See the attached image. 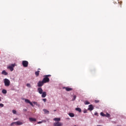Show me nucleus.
<instances>
[{"instance_id":"f257e3e1","label":"nucleus","mask_w":126,"mask_h":126,"mask_svg":"<svg viewBox=\"0 0 126 126\" xmlns=\"http://www.w3.org/2000/svg\"><path fill=\"white\" fill-rule=\"evenodd\" d=\"M52 75H46L44 76V78L42 80V81L44 83H47V82H50V78L49 77H51Z\"/></svg>"},{"instance_id":"f03ea898","label":"nucleus","mask_w":126,"mask_h":126,"mask_svg":"<svg viewBox=\"0 0 126 126\" xmlns=\"http://www.w3.org/2000/svg\"><path fill=\"white\" fill-rule=\"evenodd\" d=\"M3 81L5 86H6V87H8V86L10 85V81H9V80H8V79H4Z\"/></svg>"},{"instance_id":"7ed1b4c3","label":"nucleus","mask_w":126,"mask_h":126,"mask_svg":"<svg viewBox=\"0 0 126 126\" xmlns=\"http://www.w3.org/2000/svg\"><path fill=\"white\" fill-rule=\"evenodd\" d=\"M63 126V124L60 122H55L53 124V126Z\"/></svg>"},{"instance_id":"20e7f679","label":"nucleus","mask_w":126,"mask_h":126,"mask_svg":"<svg viewBox=\"0 0 126 126\" xmlns=\"http://www.w3.org/2000/svg\"><path fill=\"white\" fill-rule=\"evenodd\" d=\"M29 63H28V61H22V65L24 66V67H27V66H28Z\"/></svg>"},{"instance_id":"39448f33","label":"nucleus","mask_w":126,"mask_h":126,"mask_svg":"<svg viewBox=\"0 0 126 126\" xmlns=\"http://www.w3.org/2000/svg\"><path fill=\"white\" fill-rule=\"evenodd\" d=\"M15 66V64H12L11 65L7 67V68H9L10 69V71H13V67Z\"/></svg>"},{"instance_id":"423d86ee","label":"nucleus","mask_w":126,"mask_h":126,"mask_svg":"<svg viewBox=\"0 0 126 126\" xmlns=\"http://www.w3.org/2000/svg\"><path fill=\"white\" fill-rule=\"evenodd\" d=\"M44 83H45L43 81H39L37 83V86L38 87H42L43 85H44Z\"/></svg>"},{"instance_id":"0eeeda50","label":"nucleus","mask_w":126,"mask_h":126,"mask_svg":"<svg viewBox=\"0 0 126 126\" xmlns=\"http://www.w3.org/2000/svg\"><path fill=\"white\" fill-rule=\"evenodd\" d=\"M63 89H65L66 91L67 92L72 91V90H73L72 88L69 87H63Z\"/></svg>"},{"instance_id":"6e6552de","label":"nucleus","mask_w":126,"mask_h":126,"mask_svg":"<svg viewBox=\"0 0 126 126\" xmlns=\"http://www.w3.org/2000/svg\"><path fill=\"white\" fill-rule=\"evenodd\" d=\"M37 91L39 94H42L43 93V89L42 88H38L37 89Z\"/></svg>"},{"instance_id":"1a4fd4ad","label":"nucleus","mask_w":126,"mask_h":126,"mask_svg":"<svg viewBox=\"0 0 126 126\" xmlns=\"http://www.w3.org/2000/svg\"><path fill=\"white\" fill-rule=\"evenodd\" d=\"M89 108L88 110L89 111H92L93 110H94V107H93V105L92 104H91L89 106Z\"/></svg>"},{"instance_id":"9d476101","label":"nucleus","mask_w":126,"mask_h":126,"mask_svg":"<svg viewBox=\"0 0 126 126\" xmlns=\"http://www.w3.org/2000/svg\"><path fill=\"white\" fill-rule=\"evenodd\" d=\"M41 94H42L41 97L42 98H45V97L47 96V93L46 92H43Z\"/></svg>"},{"instance_id":"9b49d317","label":"nucleus","mask_w":126,"mask_h":126,"mask_svg":"<svg viewBox=\"0 0 126 126\" xmlns=\"http://www.w3.org/2000/svg\"><path fill=\"white\" fill-rule=\"evenodd\" d=\"M15 124L17 125V126H21L22 125H23V123L20 121H17L15 122Z\"/></svg>"},{"instance_id":"f8f14e48","label":"nucleus","mask_w":126,"mask_h":126,"mask_svg":"<svg viewBox=\"0 0 126 126\" xmlns=\"http://www.w3.org/2000/svg\"><path fill=\"white\" fill-rule=\"evenodd\" d=\"M1 74H3V75H7L8 74V73L6 72V71L4 70L2 71Z\"/></svg>"},{"instance_id":"ddd939ff","label":"nucleus","mask_w":126,"mask_h":126,"mask_svg":"<svg viewBox=\"0 0 126 126\" xmlns=\"http://www.w3.org/2000/svg\"><path fill=\"white\" fill-rule=\"evenodd\" d=\"M29 120L31 122H36V119L33 118H30Z\"/></svg>"},{"instance_id":"4468645a","label":"nucleus","mask_w":126,"mask_h":126,"mask_svg":"<svg viewBox=\"0 0 126 126\" xmlns=\"http://www.w3.org/2000/svg\"><path fill=\"white\" fill-rule=\"evenodd\" d=\"M43 111L44 112V114H48L50 113V112L49 111H48V110H47V109H43Z\"/></svg>"},{"instance_id":"2eb2a0df","label":"nucleus","mask_w":126,"mask_h":126,"mask_svg":"<svg viewBox=\"0 0 126 126\" xmlns=\"http://www.w3.org/2000/svg\"><path fill=\"white\" fill-rule=\"evenodd\" d=\"M76 111H77L78 112H79V113H81V109L80 108H75Z\"/></svg>"},{"instance_id":"dca6fc26","label":"nucleus","mask_w":126,"mask_h":126,"mask_svg":"<svg viewBox=\"0 0 126 126\" xmlns=\"http://www.w3.org/2000/svg\"><path fill=\"white\" fill-rule=\"evenodd\" d=\"M54 121H55V122H60L61 118H55L54 119Z\"/></svg>"},{"instance_id":"f3484780","label":"nucleus","mask_w":126,"mask_h":126,"mask_svg":"<svg viewBox=\"0 0 126 126\" xmlns=\"http://www.w3.org/2000/svg\"><path fill=\"white\" fill-rule=\"evenodd\" d=\"M39 73H40V71H37L35 72V74L36 76H39Z\"/></svg>"},{"instance_id":"a211bd4d","label":"nucleus","mask_w":126,"mask_h":126,"mask_svg":"<svg viewBox=\"0 0 126 126\" xmlns=\"http://www.w3.org/2000/svg\"><path fill=\"white\" fill-rule=\"evenodd\" d=\"M69 116H70L71 118H73V117H74V114L70 113L69 114Z\"/></svg>"},{"instance_id":"6ab92c4d","label":"nucleus","mask_w":126,"mask_h":126,"mask_svg":"<svg viewBox=\"0 0 126 126\" xmlns=\"http://www.w3.org/2000/svg\"><path fill=\"white\" fill-rule=\"evenodd\" d=\"M7 93L6 90H2V93H3V94H6Z\"/></svg>"},{"instance_id":"aec40b11","label":"nucleus","mask_w":126,"mask_h":126,"mask_svg":"<svg viewBox=\"0 0 126 126\" xmlns=\"http://www.w3.org/2000/svg\"><path fill=\"white\" fill-rule=\"evenodd\" d=\"M26 103H28V104H30L31 101L29 100V99H25Z\"/></svg>"},{"instance_id":"412c9836","label":"nucleus","mask_w":126,"mask_h":126,"mask_svg":"<svg viewBox=\"0 0 126 126\" xmlns=\"http://www.w3.org/2000/svg\"><path fill=\"white\" fill-rule=\"evenodd\" d=\"M85 105H89L90 104V102H89L88 101H86L84 102Z\"/></svg>"},{"instance_id":"4be33fe9","label":"nucleus","mask_w":126,"mask_h":126,"mask_svg":"<svg viewBox=\"0 0 126 126\" xmlns=\"http://www.w3.org/2000/svg\"><path fill=\"white\" fill-rule=\"evenodd\" d=\"M100 116H102V117H105L106 116V114H104V113L103 112H101Z\"/></svg>"},{"instance_id":"5701e85b","label":"nucleus","mask_w":126,"mask_h":126,"mask_svg":"<svg viewBox=\"0 0 126 126\" xmlns=\"http://www.w3.org/2000/svg\"><path fill=\"white\" fill-rule=\"evenodd\" d=\"M105 117H106L107 118H110V114L106 113V114H105Z\"/></svg>"},{"instance_id":"b1692460","label":"nucleus","mask_w":126,"mask_h":126,"mask_svg":"<svg viewBox=\"0 0 126 126\" xmlns=\"http://www.w3.org/2000/svg\"><path fill=\"white\" fill-rule=\"evenodd\" d=\"M75 99H76V95H73V98L72 99V101H75Z\"/></svg>"},{"instance_id":"393cba45","label":"nucleus","mask_w":126,"mask_h":126,"mask_svg":"<svg viewBox=\"0 0 126 126\" xmlns=\"http://www.w3.org/2000/svg\"><path fill=\"white\" fill-rule=\"evenodd\" d=\"M27 87H29V88H31V85L30 84L28 83L27 84Z\"/></svg>"},{"instance_id":"a878e982","label":"nucleus","mask_w":126,"mask_h":126,"mask_svg":"<svg viewBox=\"0 0 126 126\" xmlns=\"http://www.w3.org/2000/svg\"><path fill=\"white\" fill-rule=\"evenodd\" d=\"M12 113L14 114H16V110H12Z\"/></svg>"},{"instance_id":"bb28decb","label":"nucleus","mask_w":126,"mask_h":126,"mask_svg":"<svg viewBox=\"0 0 126 126\" xmlns=\"http://www.w3.org/2000/svg\"><path fill=\"white\" fill-rule=\"evenodd\" d=\"M118 7H119L120 8H121V7H122V4H121V3L118 4Z\"/></svg>"},{"instance_id":"cd10ccee","label":"nucleus","mask_w":126,"mask_h":126,"mask_svg":"<svg viewBox=\"0 0 126 126\" xmlns=\"http://www.w3.org/2000/svg\"><path fill=\"white\" fill-rule=\"evenodd\" d=\"M3 106H4V105H3V104L0 103V107H1V108H2L3 107Z\"/></svg>"},{"instance_id":"c85d7f7f","label":"nucleus","mask_w":126,"mask_h":126,"mask_svg":"<svg viewBox=\"0 0 126 126\" xmlns=\"http://www.w3.org/2000/svg\"><path fill=\"white\" fill-rule=\"evenodd\" d=\"M94 102H95V103H99V102H100V100H95Z\"/></svg>"},{"instance_id":"c756f323","label":"nucleus","mask_w":126,"mask_h":126,"mask_svg":"<svg viewBox=\"0 0 126 126\" xmlns=\"http://www.w3.org/2000/svg\"><path fill=\"white\" fill-rule=\"evenodd\" d=\"M33 104H34V105H36V106H37V105H38V104L37 103V102H36V101L33 102Z\"/></svg>"},{"instance_id":"7c9ffc66","label":"nucleus","mask_w":126,"mask_h":126,"mask_svg":"<svg viewBox=\"0 0 126 126\" xmlns=\"http://www.w3.org/2000/svg\"><path fill=\"white\" fill-rule=\"evenodd\" d=\"M30 104L31 106H32V107H34V105H33V103H32V102H31V101L30 102Z\"/></svg>"},{"instance_id":"2f4dec72","label":"nucleus","mask_w":126,"mask_h":126,"mask_svg":"<svg viewBox=\"0 0 126 126\" xmlns=\"http://www.w3.org/2000/svg\"><path fill=\"white\" fill-rule=\"evenodd\" d=\"M42 100L44 102H46V101H47V99L46 98H43Z\"/></svg>"},{"instance_id":"473e14b6","label":"nucleus","mask_w":126,"mask_h":126,"mask_svg":"<svg viewBox=\"0 0 126 126\" xmlns=\"http://www.w3.org/2000/svg\"><path fill=\"white\" fill-rule=\"evenodd\" d=\"M14 124H15V122H13L11 124V126H13V125H14Z\"/></svg>"},{"instance_id":"72a5a7b5","label":"nucleus","mask_w":126,"mask_h":126,"mask_svg":"<svg viewBox=\"0 0 126 126\" xmlns=\"http://www.w3.org/2000/svg\"><path fill=\"white\" fill-rule=\"evenodd\" d=\"M94 115H95V116H98V113L95 112V113H94Z\"/></svg>"},{"instance_id":"f704fd0d","label":"nucleus","mask_w":126,"mask_h":126,"mask_svg":"<svg viewBox=\"0 0 126 126\" xmlns=\"http://www.w3.org/2000/svg\"><path fill=\"white\" fill-rule=\"evenodd\" d=\"M37 124H42V121H39L37 123Z\"/></svg>"},{"instance_id":"c9c22d12","label":"nucleus","mask_w":126,"mask_h":126,"mask_svg":"<svg viewBox=\"0 0 126 126\" xmlns=\"http://www.w3.org/2000/svg\"><path fill=\"white\" fill-rule=\"evenodd\" d=\"M84 113H87V110H84Z\"/></svg>"},{"instance_id":"e433bc0d","label":"nucleus","mask_w":126,"mask_h":126,"mask_svg":"<svg viewBox=\"0 0 126 126\" xmlns=\"http://www.w3.org/2000/svg\"><path fill=\"white\" fill-rule=\"evenodd\" d=\"M0 101H1V97L0 96Z\"/></svg>"},{"instance_id":"4c0bfd02","label":"nucleus","mask_w":126,"mask_h":126,"mask_svg":"<svg viewBox=\"0 0 126 126\" xmlns=\"http://www.w3.org/2000/svg\"><path fill=\"white\" fill-rule=\"evenodd\" d=\"M54 112H57V110H54Z\"/></svg>"},{"instance_id":"58836bf2","label":"nucleus","mask_w":126,"mask_h":126,"mask_svg":"<svg viewBox=\"0 0 126 126\" xmlns=\"http://www.w3.org/2000/svg\"><path fill=\"white\" fill-rule=\"evenodd\" d=\"M38 69L40 70V68H39Z\"/></svg>"}]
</instances>
